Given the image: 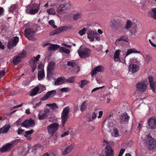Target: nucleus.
I'll use <instances>...</instances> for the list:
<instances>
[{
    "label": "nucleus",
    "instance_id": "obj_1",
    "mask_svg": "<svg viewBox=\"0 0 156 156\" xmlns=\"http://www.w3.org/2000/svg\"><path fill=\"white\" fill-rule=\"evenodd\" d=\"M143 141L146 144L149 149H152L156 147V142L154 139L148 134L143 140Z\"/></svg>",
    "mask_w": 156,
    "mask_h": 156
},
{
    "label": "nucleus",
    "instance_id": "obj_2",
    "mask_svg": "<svg viewBox=\"0 0 156 156\" xmlns=\"http://www.w3.org/2000/svg\"><path fill=\"white\" fill-rule=\"evenodd\" d=\"M40 5L39 4H30L26 7V12L31 15H34L37 13L40 9Z\"/></svg>",
    "mask_w": 156,
    "mask_h": 156
},
{
    "label": "nucleus",
    "instance_id": "obj_3",
    "mask_svg": "<svg viewBox=\"0 0 156 156\" xmlns=\"http://www.w3.org/2000/svg\"><path fill=\"white\" fill-rule=\"evenodd\" d=\"M70 7L69 4H60L57 9V12L59 14H63L67 12Z\"/></svg>",
    "mask_w": 156,
    "mask_h": 156
},
{
    "label": "nucleus",
    "instance_id": "obj_4",
    "mask_svg": "<svg viewBox=\"0 0 156 156\" xmlns=\"http://www.w3.org/2000/svg\"><path fill=\"white\" fill-rule=\"evenodd\" d=\"M147 86V82L145 81H141L138 82L136 84V87L138 92H144L146 90Z\"/></svg>",
    "mask_w": 156,
    "mask_h": 156
},
{
    "label": "nucleus",
    "instance_id": "obj_5",
    "mask_svg": "<svg viewBox=\"0 0 156 156\" xmlns=\"http://www.w3.org/2000/svg\"><path fill=\"white\" fill-rule=\"evenodd\" d=\"M78 52L80 57L84 58L89 56L91 51L89 49L87 48H82L81 46L78 49Z\"/></svg>",
    "mask_w": 156,
    "mask_h": 156
},
{
    "label": "nucleus",
    "instance_id": "obj_6",
    "mask_svg": "<svg viewBox=\"0 0 156 156\" xmlns=\"http://www.w3.org/2000/svg\"><path fill=\"white\" fill-rule=\"evenodd\" d=\"M50 110L48 108L44 109V111L40 110L38 114L39 119L42 120L46 118H50Z\"/></svg>",
    "mask_w": 156,
    "mask_h": 156
},
{
    "label": "nucleus",
    "instance_id": "obj_7",
    "mask_svg": "<svg viewBox=\"0 0 156 156\" xmlns=\"http://www.w3.org/2000/svg\"><path fill=\"white\" fill-rule=\"evenodd\" d=\"M104 123H107V126L108 127H112L114 125H116V122L114 119L112 114H109L107 118L104 121Z\"/></svg>",
    "mask_w": 156,
    "mask_h": 156
},
{
    "label": "nucleus",
    "instance_id": "obj_8",
    "mask_svg": "<svg viewBox=\"0 0 156 156\" xmlns=\"http://www.w3.org/2000/svg\"><path fill=\"white\" fill-rule=\"evenodd\" d=\"M59 125L58 123H54L47 126V129L49 134L53 135L58 130Z\"/></svg>",
    "mask_w": 156,
    "mask_h": 156
},
{
    "label": "nucleus",
    "instance_id": "obj_9",
    "mask_svg": "<svg viewBox=\"0 0 156 156\" xmlns=\"http://www.w3.org/2000/svg\"><path fill=\"white\" fill-rule=\"evenodd\" d=\"M69 108L68 107H66L63 110L61 114V120L62 125H64L66 121L69 112Z\"/></svg>",
    "mask_w": 156,
    "mask_h": 156
},
{
    "label": "nucleus",
    "instance_id": "obj_10",
    "mask_svg": "<svg viewBox=\"0 0 156 156\" xmlns=\"http://www.w3.org/2000/svg\"><path fill=\"white\" fill-rule=\"evenodd\" d=\"M41 55H38L36 57H34L31 58L29 61L30 66L32 68V71L33 72L36 69L37 62L40 58Z\"/></svg>",
    "mask_w": 156,
    "mask_h": 156
},
{
    "label": "nucleus",
    "instance_id": "obj_11",
    "mask_svg": "<svg viewBox=\"0 0 156 156\" xmlns=\"http://www.w3.org/2000/svg\"><path fill=\"white\" fill-rule=\"evenodd\" d=\"M100 156H114V151L111 147L107 145L105 148V153L102 151L100 154Z\"/></svg>",
    "mask_w": 156,
    "mask_h": 156
},
{
    "label": "nucleus",
    "instance_id": "obj_12",
    "mask_svg": "<svg viewBox=\"0 0 156 156\" xmlns=\"http://www.w3.org/2000/svg\"><path fill=\"white\" fill-rule=\"evenodd\" d=\"M35 32L30 28H27L25 30V35L26 37L29 39L31 40H34L35 39L34 37V36Z\"/></svg>",
    "mask_w": 156,
    "mask_h": 156
},
{
    "label": "nucleus",
    "instance_id": "obj_13",
    "mask_svg": "<svg viewBox=\"0 0 156 156\" xmlns=\"http://www.w3.org/2000/svg\"><path fill=\"white\" fill-rule=\"evenodd\" d=\"M19 38L17 37H14L10 39L8 42V47L11 49L15 46L18 42Z\"/></svg>",
    "mask_w": 156,
    "mask_h": 156
},
{
    "label": "nucleus",
    "instance_id": "obj_14",
    "mask_svg": "<svg viewBox=\"0 0 156 156\" xmlns=\"http://www.w3.org/2000/svg\"><path fill=\"white\" fill-rule=\"evenodd\" d=\"M147 123L149 128L151 129H156V116L152 117L148 119Z\"/></svg>",
    "mask_w": 156,
    "mask_h": 156
},
{
    "label": "nucleus",
    "instance_id": "obj_15",
    "mask_svg": "<svg viewBox=\"0 0 156 156\" xmlns=\"http://www.w3.org/2000/svg\"><path fill=\"white\" fill-rule=\"evenodd\" d=\"M35 124V122L33 120L31 119H27L21 124L22 126L24 127L27 128L32 127Z\"/></svg>",
    "mask_w": 156,
    "mask_h": 156
},
{
    "label": "nucleus",
    "instance_id": "obj_16",
    "mask_svg": "<svg viewBox=\"0 0 156 156\" xmlns=\"http://www.w3.org/2000/svg\"><path fill=\"white\" fill-rule=\"evenodd\" d=\"M148 80L151 89L155 93V87H156V80L151 76L148 77Z\"/></svg>",
    "mask_w": 156,
    "mask_h": 156
},
{
    "label": "nucleus",
    "instance_id": "obj_17",
    "mask_svg": "<svg viewBox=\"0 0 156 156\" xmlns=\"http://www.w3.org/2000/svg\"><path fill=\"white\" fill-rule=\"evenodd\" d=\"M13 143L12 142L6 144L0 148V152L3 153L10 150L13 146Z\"/></svg>",
    "mask_w": 156,
    "mask_h": 156
},
{
    "label": "nucleus",
    "instance_id": "obj_18",
    "mask_svg": "<svg viewBox=\"0 0 156 156\" xmlns=\"http://www.w3.org/2000/svg\"><path fill=\"white\" fill-rule=\"evenodd\" d=\"M120 122L122 124H126L128 122L129 116L126 113L122 114L120 117Z\"/></svg>",
    "mask_w": 156,
    "mask_h": 156
},
{
    "label": "nucleus",
    "instance_id": "obj_19",
    "mask_svg": "<svg viewBox=\"0 0 156 156\" xmlns=\"http://www.w3.org/2000/svg\"><path fill=\"white\" fill-rule=\"evenodd\" d=\"M55 63L54 62H51L48 65L47 67V78L49 79L51 75V71L54 69Z\"/></svg>",
    "mask_w": 156,
    "mask_h": 156
},
{
    "label": "nucleus",
    "instance_id": "obj_20",
    "mask_svg": "<svg viewBox=\"0 0 156 156\" xmlns=\"http://www.w3.org/2000/svg\"><path fill=\"white\" fill-rule=\"evenodd\" d=\"M39 69L38 78L39 80H41L44 77L45 74L43 67L41 65L38 66Z\"/></svg>",
    "mask_w": 156,
    "mask_h": 156
},
{
    "label": "nucleus",
    "instance_id": "obj_21",
    "mask_svg": "<svg viewBox=\"0 0 156 156\" xmlns=\"http://www.w3.org/2000/svg\"><path fill=\"white\" fill-rule=\"evenodd\" d=\"M56 92L55 90L48 92L42 98V100H45L48 99L51 97H52L56 94Z\"/></svg>",
    "mask_w": 156,
    "mask_h": 156
},
{
    "label": "nucleus",
    "instance_id": "obj_22",
    "mask_svg": "<svg viewBox=\"0 0 156 156\" xmlns=\"http://www.w3.org/2000/svg\"><path fill=\"white\" fill-rule=\"evenodd\" d=\"M140 69L139 66L137 65L131 64L129 67V70L132 73H135L138 71Z\"/></svg>",
    "mask_w": 156,
    "mask_h": 156
},
{
    "label": "nucleus",
    "instance_id": "obj_23",
    "mask_svg": "<svg viewBox=\"0 0 156 156\" xmlns=\"http://www.w3.org/2000/svg\"><path fill=\"white\" fill-rule=\"evenodd\" d=\"M67 29L66 27H63L55 29L50 33V34L53 35L58 34L62 31H65Z\"/></svg>",
    "mask_w": 156,
    "mask_h": 156
},
{
    "label": "nucleus",
    "instance_id": "obj_24",
    "mask_svg": "<svg viewBox=\"0 0 156 156\" xmlns=\"http://www.w3.org/2000/svg\"><path fill=\"white\" fill-rule=\"evenodd\" d=\"M103 70V67L101 66H99L93 69L91 72V76L93 77L97 73L101 72Z\"/></svg>",
    "mask_w": 156,
    "mask_h": 156
},
{
    "label": "nucleus",
    "instance_id": "obj_25",
    "mask_svg": "<svg viewBox=\"0 0 156 156\" xmlns=\"http://www.w3.org/2000/svg\"><path fill=\"white\" fill-rule=\"evenodd\" d=\"M121 51L120 50H116L115 51L113 57L114 61L116 62H121L120 53Z\"/></svg>",
    "mask_w": 156,
    "mask_h": 156
},
{
    "label": "nucleus",
    "instance_id": "obj_26",
    "mask_svg": "<svg viewBox=\"0 0 156 156\" xmlns=\"http://www.w3.org/2000/svg\"><path fill=\"white\" fill-rule=\"evenodd\" d=\"M18 10V6L16 4L12 5L9 8V11L14 15H16Z\"/></svg>",
    "mask_w": 156,
    "mask_h": 156
},
{
    "label": "nucleus",
    "instance_id": "obj_27",
    "mask_svg": "<svg viewBox=\"0 0 156 156\" xmlns=\"http://www.w3.org/2000/svg\"><path fill=\"white\" fill-rule=\"evenodd\" d=\"M67 65L69 66H71L73 67H74L76 69V70H75V72L77 73L79 71V67L77 64L73 61H68L67 63Z\"/></svg>",
    "mask_w": 156,
    "mask_h": 156
},
{
    "label": "nucleus",
    "instance_id": "obj_28",
    "mask_svg": "<svg viewBox=\"0 0 156 156\" xmlns=\"http://www.w3.org/2000/svg\"><path fill=\"white\" fill-rule=\"evenodd\" d=\"M95 32L92 30H89L87 32V38L90 41L93 42L94 41Z\"/></svg>",
    "mask_w": 156,
    "mask_h": 156
},
{
    "label": "nucleus",
    "instance_id": "obj_29",
    "mask_svg": "<svg viewBox=\"0 0 156 156\" xmlns=\"http://www.w3.org/2000/svg\"><path fill=\"white\" fill-rule=\"evenodd\" d=\"M139 26V24L138 23H137L134 26L133 29L131 30V35L134 36L139 35L138 31L139 29L138 28V27Z\"/></svg>",
    "mask_w": 156,
    "mask_h": 156
},
{
    "label": "nucleus",
    "instance_id": "obj_30",
    "mask_svg": "<svg viewBox=\"0 0 156 156\" xmlns=\"http://www.w3.org/2000/svg\"><path fill=\"white\" fill-rule=\"evenodd\" d=\"M66 79L64 77L61 76L58 78L54 82V85H61L65 82Z\"/></svg>",
    "mask_w": 156,
    "mask_h": 156
},
{
    "label": "nucleus",
    "instance_id": "obj_31",
    "mask_svg": "<svg viewBox=\"0 0 156 156\" xmlns=\"http://www.w3.org/2000/svg\"><path fill=\"white\" fill-rule=\"evenodd\" d=\"M39 92V88L38 86H36L31 90L30 92V95L31 96H34Z\"/></svg>",
    "mask_w": 156,
    "mask_h": 156
},
{
    "label": "nucleus",
    "instance_id": "obj_32",
    "mask_svg": "<svg viewBox=\"0 0 156 156\" xmlns=\"http://www.w3.org/2000/svg\"><path fill=\"white\" fill-rule=\"evenodd\" d=\"M133 53H140L139 51L136 50L135 48H130L127 49L126 52V54L125 56V59L126 57L129 55Z\"/></svg>",
    "mask_w": 156,
    "mask_h": 156
},
{
    "label": "nucleus",
    "instance_id": "obj_33",
    "mask_svg": "<svg viewBox=\"0 0 156 156\" xmlns=\"http://www.w3.org/2000/svg\"><path fill=\"white\" fill-rule=\"evenodd\" d=\"M148 15L150 17L156 19V8L151 9L148 12Z\"/></svg>",
    "mask_w": 156,
    "mask_h": 156
},
{
    "label": "nucleus",
    "instance_id": "obj_34",
    "mask_svg": "<svg viewBox=\"0 0 156 156\" xmlns=\"http://www.w3.org/2000/svg\"><path fill=\"white\" fill-rule=\"evenodd\" d=\"M74 145L71 144L68 146L62 152L63 155H66L69 153L73 149Z\"/></svg>",
    "mask_w": 156,
    "mask_h": 156
},
{
    "label": "nucleus",
    "instance_id": "obj_35",
    "mask_svg": "<svg viewBox=\"0 0 156 156\" xmlns=\"http://www.w3.org/2000/svg\"><path fill=\"white\" fill-rule=\"evenodd\" d=\"M10 127V126L9 124L5 125L2 128H0V133H7Z\"/></svg>",
    "mask_w": 156,
    "mask_h": 156
},
{
    "label": "nucleus",
    "instance_id": "obj_36",
    "mask_svg": "<svg viewBox=\"0 0 156 156\" xmlns=\"http://www.w3.org/2000/svg\"><path fill=\"white\" fill-rule=\"evenodd\" d=\"M60 46L57 44H51L50 46L48 48V50L50 51L56 50L59 48Z\"/></svg>",
    "mask_w": 156,
    "mask_h": 156
},
{
    "label": "nucleus",
    "instance_id": "obj_37",
    "mask_svg": "<svg viewBox=\"0 0 156 156\" xmlns=\"http://www.w3.org/2000/svg\"><path fill=\"white\" fill-rule=\"evenodd\" d=\"M97 114L98 112H96V111L93 112L92 114L91 117L88 118L87 121L88 122H92L96 118Z\"/></svg>",
    "mask_w": 156,
    "mask_h": 156
},
{
    "label": "nucleus",
    "instance_id": "obj_38",
    "mask_svg": "<svg viewBox=\"0 0 156 156\" xmlns=\"http://www.w3.org/2000/svg\"><path fill=\"white\" fill-rule=\"evenodd\" d=\"M153 106L154 104L153 103H150V104H148V109L147 111V115H149L151 113H152L153 112Z\"/></svg>",
    "mask_w": 156,
    "mask_h": 156
},
{
    "label": "nucleus",
    "instance_id": "obj_39",
    "mask_svg": "<svg viewBox=\"0 0 156 156\" xmlns=\"http://www.w3.org/2000/svg\"><path fill=\"white\" fill-rule=\"evenodd\" d=\"M127 37L125 35L121 36L116 41L115 44H117L120 43V42L122 41H127Z\"/></svg>",
    "mask_w": 156,
    "mask_h": 156
},
{
    "label": "nucleus",
    "instance_id": "obj_40",
    "mask_svg": "<svg viewBox=\"0 0 156 156\" xmlns=\"http://www.w3.org/2000/svg\"><path fill=\"white\" fill-rule=\"evenodd\" d=\"M59 52L61 53H64L66 54H69L70 51L68 49L64 47H60L59 48Z\"/></svg>",
    "mask_w": 156,
    "mask_h": 156
},
{
    "label": "nucleus",
    "instance_id": "obj_41",
    "mask_svg": "<svg viewBox=\"0 0 156 156\" xmlns=\"http://www.w3.org/2000/svg\"><path fill=\"white\" fill-rule=\"evenodd\" d=\"M21 60V59L18 56H15L13 59V64L15 65L17 64Z\"/></svg>",
    "mask_w": 156,
    "mask_h": 156
},
{
    "label": "nucleus",
    "instance_id": "obj_42",
    "mask_svg": "<svg viewBox=\"0 0 156 156\" xmlns=\"http://www.w3.org/2000/svg\"><path fill=\"white\" fill-rule=\"evenodd\" d=\"M82 13H76L74 14L73 16V19L75 21L79 19L82 17Z\"/></svg>",
    "mask_w": 156,
    "mask_h": 156
},
{
    "label": "nucleus",
    "instance_id": "obj_43",
    "mask_svg": "<svg viewBox=\"0 0 156 156\" xmlns=\"http://www.w3.org/2000/svg\"><path fill=\"white\" fill-rule=\"evenodd\" d=\"M111 135L114 137H118L119 135L118 130L116 128H114L113 132L111 133Z\"/></svg>",
    "mask_w": 156,
    "mask_h": 156
},
{
    "label": "nucleus",
    "instance_id": "obj_44",
    "mask_svg": "<svg viewBox=\"0 0 156 156\" xmlns=\"http://www.w3.org/2000/svg\"><path fill=\"white\" fill-rule=\"evenodd\" d=\"M88 83L89 81H88L86 80H82L79 83V85L81 88H82Z\"/></svg>",
    "mask_w": 156,
    "mask_h": 156
},
{
    "label": "nucleus",
    "instance_id": "obj_45",
    "mask_svg": "<svg viewBox=\"0 0 156 156\" xmlns=\"http://www.w3.org/2000/svg\"><path fill=\"white\" fill-rule=\"evenodd\" d=\"M27 52L26 50H23L18 55V56L21 58H24L26 57Z\"/></svg>",
    "mask_w": 156,
    "mask_h": 156
},
{
    "label": "nucleus",
    "instance_id": "obj_46",
    "mask_svg": "<svg viewBox=\"0 0 156 156\" xmlns=\"http://www.w3.org/2000/svg\"><path fill=\"white\" fill-rule=\"evenodd\" d=\"M46 106H48L50 108L53 110L58 108V106L55 103L52 104H48L46 105Z\"/></svg>",
    "mask_w": 156,
    "mask_h": 156
},
{
    "label": "nucleus",
    "instance_id": "obj_47",
    "mask_svg": "<svg viewBox=\"0 0 156 156\" xmlns=\"http://www.w3.org/2000/svg\"><path fill=\"white\" fill-rule=\"evenodd\" d=\"M87 108V105L86 101L83 102L81 105L80 107V110L81 112L85 111Z\"/></svg>",
    "mask_w": 156,
    "mask_h": 156
},
{
    "label": "nucleus",
    "instance_id": "obj_48",
    "mask_svg": "<svg viewBox=\"0 0 156 156\" xmlns=\"http://www.w3.org/2000/svg\"><path fill=\"white\" fill-rule=\"evenodd\" d=\"M66 81L68 83H73L75 81V77L72 76L69 77L66 79L65 82Z\"/></svg>",
    "mask_w": 156,
    "mask_h": 156
},
{
    "label": "nucleus",
    "instance_id": "obj_49",
    "mask_svg": "<svg viewBox=\"0 0 156 156\" xmlns=\"http://www.w3.org/2000/svg\"><path fill=\"white\" fill-rule=\"evenodd\" d=\"M47 13L51 15H55L56 14L55 10L53 8H51L47 9Z\"/></svg>",
    "mask_w": 156,
    "mask_h": 156
},
{
    "label": "nucleus",
    "instance_id": "obj_50",
    "mask_svg": "<svg viewBox=\"0 0 156 156\" xmlns=\"http://www.w3.org/2000/svg\"><path fill=\"white\" fill-rule=\"evenodd\" d=\"M132 25L131 21L130 20H128L126 22L125 28L126 29H129L131 27Z\"/></svg>",
    "mask_w": 156,
    "mask_h": 156
},
{
    "label": "nucleus",
    "instance_id": "obj_51",
    "mask_svg": "<svg viewBox=\"0 0 156 156\" xmlns=\"http://www.w3.org/2000/svg\"><path fill=\"white\" fill-rule=\"evenodd\" d=\"M86 32V28H83L82 30L79 31L78 32V33L79 35L80 36H83L84 35Z\"/></svg>",
    "mask_w": 156,
    "mask_h": 156
},
{
    "label": "nucleus",
    "instance_id": "obj_52",
    "mask_svg": "<svg viewBox=\"0 0 156 156\" xmlns=\"http://www.w3.org/2000/svg\"><path fill=\"white\" fill-rule=\"evenodd\" d=\"M48 23L50 25L54 28H57L56 26L55 25V22L53 20H51L49 21H48Z\"/></svg>",
    "mask_w": 156,
    "mask_h": 156
},
{
    "label": "nucleus",
    "instance_id": "obj_53",
    "mask_svg": "<svg viewBox=\"0 0 156 156\" xmlns=\"http://www.w3.org/2000/svg\"><path fill=\"white\" fill-rule=\"evenodd\" d=\"M60 90L61 92H67L69 91V88L68 87H64L60 89Z\"/></svg>",
    "mask_w": 156,
    "mask_h": 156
},
{
    "label": "nucleus",
    "instance_id": "obj_54",
    "mask_svg": "<svg viewBox=\"0 0 156 156\" xmlns=\"http://www.w3.org/2000/svg\"><path fill=\"white\" fill-rule=\"evenodd\" d=\"M38 86L39 88V90H41V91H39V93H41L42 91H43L45 90V87L43 85H40Z\"/></svg>",
    "mask_w": 156,
    "mask_h": 156
},
{
    "label": "nucleus",
    "instance_id": "obj_55",
    "mask_svg": "<svg viewBox=\"0 0 156 156\" xmlns=\"http://www.w3.org/2000/svg\"><path fill=\"white\" fill-rule=\"evenodd\" d=\"M111 23L112 26L114 28H115L116 25L117 21L113 19L111 21Z\"/></svg>",
    "mask_w": 156,
    "mask_h": 156
},
{
    "label": "nucleus",
    "instance_id": "obj_56",
    "mask_svg": "<svg viewBox=\"0 0 156 156\" xmlns=\"http://www.w3.org/2000/svg\"><path fill=\"white\" fill-rule=\"evenodd\" d=\"M34 132V130L33 129H32L30 130H28L27 131H26L25 132V134L30 135L31 134L33 133Z\"/></svg>",
    "mask_w": 156,
    "mask_h": 156
},
{
    "label": "nucleus",
    "instance_id": "obj_57",
    "mask_svg": "<svg viewBox=\"0 0 156 156\" xmlns=\"http://www.w3.org/2000/svg\"><path fill=\"white\" fill-rule=\"evenodd\" d=\"M104 87V86H103L102 87L95 88L92 90L91 92H95V91H97V90H98L99 89H100L102 88V87Z\"/></svg>",
    "mask_w": 156,
    "mask_h": 156
},
{
    "label": "nucleus",
    "instance_id": "obj_58",
    "mask_svg": "<svg viewBox=\"0 0 156 156\" xmlns=\"http://www.w3.org/2000/svg\"><path fill=\"white\" fill-rule=\"evenodd\" d=\"M95 38L96 40L99 41L100 40V37L99 35L96 32L95 34L94 38Z\"/></svg>",
    "mask_w": 156,
    "mask_h": 156
},
{
    "label": "nucleus",
    "instance_id": "obj_59",
    "mask_svg": "<svg viewBox=\"0 0 156 156\" xmlns=\"http://www.w3.org/2000/svg\"><path fill=\"white\" fill-rule=\"evenodd\" d=\"M5 72L4 70H2L0 73V79L2 78L5 75Z\"/></svg>",
    "mask_w": 156,
    "mask_h": 156
},
{
    "label": "nucleus",
    "instance_id": "obj_60",
    "mask_svg": "<svg viewBox=\"0 0 156 156\" xmlns=\"http://www.w3.org/2000/svg\"><path fill=\"white\" fill-rule=\"evenodd\" d=\"M149 41L152 47L154 48H156V44H154L153 42L151 39H149Z\"/></svg>",
    "mask_w": 156,
    "mask_h": 156
},
{
    "label": "nucleus",
    "instance_id": "obj_61",
    "mask_svg": "<svg viewBox=\"0 0 156 156\" xmlns=\"http://www.w3.org/2000/svg\"><path fill=\"white\" fill-rule=\"evenodd\" d=\"M69 134V132L68 131H66L62 134L61 135V137H63L65 136H66L68 135Z\"/></svg>",
    "mask_w": 156,
    "mask_h": 156
},
{
    "label": "nucleus",
    "instance_id": "obj_62",
    "mask_svg": "<svg viewBox=\"0 0 156 156\" xmlns=\"http://www.w3.org/2000/svg\"><path fill=\"white\" fill-rule=\"evenodd\" d=\"M24 131V130L22 129L21 128H19L18 130V134H22Z\"/></svg>",
    "mask_w": 156,
    "mask_h": 156
},
{
    "label": "nucleus",
    "instance_id": "obj_63",
    "mask_svg": "<svg viewBox=\"0 0 156 156\" xmlns=\"http://www.w3.org/2000/svg\"><path fill=\"white\" fill-rule=\"evenodd\" d=\"M125 151V149H122L120 150V151L119 152V155H120L121 156H122L124 153V151Z\"/></svg>",
    "mask_w": 156,
    "mask_h": 156
},
{
    "label": "nucleus",
    "instance_id": "obj_64",
    "mask_svg": "<svg viewBox=\"0 0 156 156\" xmlns=\"http://www.w3.org/2000/svg\"><path fill=\"white\" fill-rule=\"evenodd\" d=\"M103 114V112L102 111H99V115L98 116V118L99 119L101 118L102 117Z\"/></svg>",
    "mask_w": 156,
    "mask_h": 156
}]
</instances>
